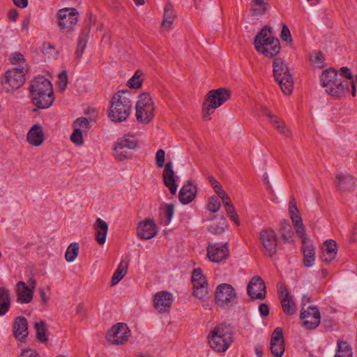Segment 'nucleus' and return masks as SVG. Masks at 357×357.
Returning a JSON list of instances; mask_svg holds the SVG:
<instances>
[{
	"label": "nucleus",
	"mask_w": 357,
	"mask_h": 357,
	"mask_svg": "<svg viewBox=\"0 0 357 357\" xmlns=\"http://www.w3.org/2000/svg\"><path fill=\"white\" fill-rule=\"evenodd\" d=\"M30 94L33 103L40 109L49 108L54 100L52 85L43 76H38L31 81Z\"/></svg>",
	"instance_id": "obj_1"
},
{
	"label": "nucleus",
	"mask_w": 357,
	"mask_h": 357,
	"mask_svg": "<svg viewBox=\"0 0 357 357\" xmlns=\"http://www.w3.org/2000/svg\"><path fill=\"white\" fill-rule=\"evenodd\" d=\"M132 107L130 92L124 90L118 91L112 98L108 117L114 123L123 122L129 117Z\"/></svg>",
	"instance_id": "obj_2"
},
{
	"label": "nucleus",
	"mask_w": 357,
	"mask_h": 357,
	"mask_svg": "<svg viewBox=\"0 0 357 357\" xmlns=\"http://www.w3.org/2000/svg\"><path fill=\"white\" fill-rule=\"evenodd\" d=\"M254 45L256 50L267 58H273L280 52V41L269 29L263 28L255 36Z\"/></svg>",
	"instance_id": "obj_3"
},
{
	"label": "nucleus",
	"mask_w": 357,
	"mask_h": 357,
	"mask_svg": "<svg viewBox=\"0 0 357 357\" xmlns=\"http://www.w3.org/2000/svg\"><path fill=\"white\" fill-rule=\"evenodd\" d=\"M233 342V335L229 328L225 326H218L208 335V342L211 347L218 352H225Z\"/></svg>",
	"instance_id": "obj_4"
},
{
	"label": "nucleus",
	"mask_w": 357,
	"mask_h": 357,
	"mask_svg": "<svg viewBox=\"0 0 357 357\" xmlns=\"http://www.w3.org/2000/svg\"><path fill=\"white\" fill-rule=\"evenodd\" d=\"M165 152L163 149H159L155 153V162L159 168L165 167L162 172V181L165 185L168 188L172 195H175L179 181L178 177L175 175L172 162H168L165 165Z\"/></svg>",
	"instance_id": "obj_5"
},
{
	"label": "nucleus",
	"mask_w": 357,
	"mask_h": 357,
	"mask_svg": "<svg viewBox=\"0 0 357 357\" xmlns=\"http://www.w3.org/2000/svg\"><path fill=\"white\" fill-rule=\"evenodd\" d=\"M230 98L229 91L223 88L210 91L203 105V119H211V114Z\"/></svg>",
	"instance_id": "obj_6"
},
{
	"label": "nucleus",
	"mask_w": 357,
	"mask_h": 357,
	"mask_svg": "<svg viewBox=\"0 0 357 357\" xmlns=\"http://www.w3.org/2000/svg\"><path fill=\"white\" fill-rule=\"evenodd\" d=\"M273 73L281 90L285 95L291 93L294 89V81L289 68L281 58H276L273 62Z\"/></svg>",
	"instance_id": "obj_7"
},
{
	"label": "nucleus",
	"mask_w": 357,
	"mask_h": 357,
	"mask_svg": "<svg viewBox=\"0 0 357 357\" xmlns=\"http://www.w3.org/2000/svg\"><path fill=\"white\" fill-rule=\"evenodd\" d=\"M320 79L326 92L333 96H340L345 89V86L341 78L339 77L337 72L333 68L324 70L320 77Z\"/></svg>",
	"instance_id": "obj_8"
},
{
	"label": "nucleus",
	"mask_w": 357,
	"mask_h": 357,
	"mask_svg": "<svg viewBox=\"0 0 357 357\" xmlns=\"http://www.w3.org/2000/svg\"><path fill=\"white\" fill-rule=\"evenodd\" d=\"M155 106L148 93H143L138 96L135 104L136 118L139 123H149L154 116Z\"/></svg>",
	"instance_id": "obj_9"
},
{
	"label": "nucleus",
	"mask_w": 357,
	"mask_h": 357,
	"mask_svg": "<svg viewBox=\"0 0 357 357\" xmlns=\"http://www.w3.org/2000/svg\"><path fill=\"white\" fill-rule=\"evenodd\" d=\"M192 294L199 300H204L208 294V283L201 268H195L192 273Z\"/></svg>",
	"instance_id": "obj_10"
},
{
	"label": "nucleus",
	"mask_w": 357,
	"mask_h": 357,
	"mask_svg": "<svg viewBox=\"0 0 357 357\" xmlns=\"http://www.w3.org/2000/svg\"><path fill=\"white\" fill-rule=\"evenodd\" d=\"M79 12L75 8H63L58 10L56 17L60 29L69 31L78 21Z\"/></svg>",
	"instance_id": "obj_11"
},
{
	"label": "nucleus",
	"mask_w": 357,
	"mask_h": 357,
	"mask_svg": "<svg viewBox=\"0 0 357 357\" xmlns=\"http://www.w3.org/2000/svg\"><path fill=\"white\" fill-rule=\"evenodd\" d=\"M137 143V139L134 136L125 135L119 138L113 149L114 157L119 161L125 160L128 157V151L135 149Z\"/></svg>",
	"instance_id": "obj_12"
},
{
	"label": "nucleus",
	"mask_w": 357,
	"mask_h": 357,
	"mask_svg": "<svg viewBox=\"0 0 357 357\" xmlns=\"http://www.w3.org/2000/svg\"><path fill=\"white\" fill-rule=\"evenodd\" d=\"M130 337V331L124 323L114 324L107 332V341L114 345L123 344L128 341Z\"/></svg>",
	"instance_id": "obj_13"
},
{
	"label": "nucleus",
	"mask_w": 357,
	"mask_h": 357,
	"mask_svg": "<svg viewBox=\"0 0 357 357\" xmlns=\"http://www.w3.org/2000/svg\"><path fill=\"white\" fill-rule=\"evenodd\" d=\"M23 68H13L5 74L4 89L7 93L20 88L25 82V73Z\"/></svg>",
	"instance_id": "obj_14"
},
{
	"label": "nucleus",
	"mask_w": 357,
	"mask_h": 357,
	"mask_svg": "<svg viewBox=\"0 0 357 357\" xmlns=\"http://www.w3.org/2000/svg\"><path fill=\"white\" fill-rule=\"evenodd\" d=\"M259 239L262 244L263 253L268 257L273 256L277 251L278 236L271 229H265L259 233Z\"/></svg>",
	"instance_id": "obj_15"
},
{
	"label": "nucleus",
	"mask_w": 357,
	"mask_h": 357,
	"mask_svg": "<svg viewBox=\"0 0 357 357\" xmlns=\"http://www.w3.org/2000/svg\"><path fill=\"white\" fill-rule=\"evenodd\" d=\"M300 319L303 321V325L305 328L314 329L319 325L321 315L317 307L310 305L307 308L302 307Z\"/></svg>",
	"instance_id": "obj_16"
},
{
	"label": "nucleus",
	"mask_w": 357,
	"mask_h": 357,
	"mask_svg": "<svg viewBox=\"0 0 357 357\" xmlns=\"http://www.w3.org/2000/svg\"><path fill=\"white\" fill-rule=\"evenodd\" d=\"M235 298L236 292L231 285L223 283L217 287L215 291V301L218 305H228L234 301Z\"/></svg>",
	"instance_id": "obj_17"
},
{
	"label": "nucleus",
	"mask_w": 357,
	"mask_h": 357,
	"mask_svg": "<svg viewBox=\"0 0 357 357\" xmlns=\"http://www.w3.org/2000/svg\"><path fill=\"white\" fill-rule=\"evenodd\" d=\"M90 122L85 117L77 119L73 123L74 131L70 135V140L77 146L83 144V135L90 129Z\"/></svg>",
	"instance_id": "obj_18"
},
{
	"label": "nucleus",
	"mask_w": 357,
	"mask_h": 357,
	"mask_svg": "<svg viewBox=\"0 0 357 357\" xmlns=\"http://www.w3.org/2000/svg\"><path fill=\"white\" fill-rule=\"evenodd\" d=\"M229 250L226 243H211L207 247V257L215 263H219L229 256Z\"/></svg>",
	"instance_id": "obj_19"
},
{
	"label": "nucleus",
	"mask_w": 357,
	"mask_h": 357,
	"mask_svg": "<svg viewBox=\"0 0 357 357\" xmlns=\"http://www.w3.org/2000/svg\"><path fill=\"white\" fill-rule=\"evenodd\" d=\"M270 349L275 357H282L285 350L282 329L276 328L271 337Z\"/></svg>",
	"instance_id": "obj_20"
},
{
	"label": "nucleus",
	"mask_w": 357,
	"mask_h": 357,
	"mask_svg": "<svg viewBox=\"0 0 357 357\" xmlns=\"http://www.w3.org/2000/svg\"><path fill=\"white\" fill-rule=\"evenodd\" d=\"M288 212L298 235L299 236H303V235L305 234V230L303 227L300 212L296 206V200L293 197H290L289 202Z\"/></svg>",
	"instance_id": "obj_21"
},
{
	"label": "nucleus",
	"mask_w": 357,
	"mask_h": 357,
	"mask_svg": "<svg viewBox=\"0 0 357 357\" xmlns=\"http://www.w3.org/2000/svg\"><path fill=\"white\" fill-rule=\"evenodd\" d=\"M278 293L283 312L288 315L295 314L297 307L287 288L283 285H280L278 287Z\"/></svg>",
	"instance_id": "obj_22"
},
{
	"label": "nucleus",
	"mask_w": 357,
	"mask_h": 357,
	"mask_svg": "<svg viewBox=\"0 0 357 357\" xmlns=\"http://www.w3.org/2000/svg\"><path fill=\"white\" fill-rule=\"evenodd\" d=\"M158 234V228L152 220L145 219L139 222L137 227V236L144 240L154 238Z\"/></svg>",
	"instance_id": "obj_23"
},
{
	"label": "nucleus",
	"mask_w": 357,
	"mask_h": 357,
	"mask_svg": "<svg viewBox=\"0 0 357 357\" xmlns=\"http://www.w3.org/2000/svg\"><path fill=\"white\" fill-rule=\"evenodd\" d=\"M300 237L302 238L304 266L305 267H312L315 264V248L311 239L306 237L305 234Z\"/></svg>",
	"instance_id": "obj_24"
},
{
	"label": "nucleus",
	"mask_w": 357,
	"mask_h": 357,
	"mask_svg": "<svg viewBox=\"0 0 357 357\" xmlns=\"http://www.w3.org/2000/svg\"><path fill=\"white\" fill-rule=\"evenodd\" d=\"M248 293L252 299H263L266 296V286L261 278L253 277L248 285Z\"/></svg>",
	"instance_id": "obj_25"
},
{
	"label": "nucleus",
	"mask_w": 357,
	"mask_h": 357,
	"mask_svg": "<svg viewBox=\"0 0 357 357\" xmlns=\"http://www.w3.org/2000/svg\"><path fill=\"white\" fill-rule=\"evenodd\" d=\"M173 295L166 291H162L156 293L153 298L155 308L160 312L169 311L173 302Z\"/></svg>",
	"instance_id": "obj_26"
},
{
	"label": "nucleus",
	"mask_w": 357,
	"mask_h": 357,
	"mask_svg": "<svg viewBox=\"0 0 357 357\" xmlns=\"http://www.w3.org/2000/svg\"><path fill=\"white\" fill-rule=\"evenodd\" d=\"M13 332L15 337L19 341H23L28 335V321L23 317H17L14 319Z\"/></svg>",
	"instance_id": "obj_27"
},
{
	"label": "nucleus",
	"mask_w": 357,
	"mask_h": 357,
	"mask_svg": "<svg viewBox=\"0 0 357 357\" xmlns=\"http://www.w3.org/2000/svg\"><path fill=\"white\" fill-rule=\"evenodd\" d=\"M26 140L32 146H39L44 142L43 128L39 124H34L26 134Z\"/></svg>",
	"instance_id": "obj_28"
},
{
	"label": "nucleus",
	"mask_w": 357,
	"mask_h": 357,
	"mask_svg": "<svg viewBox=\"0 0 357 357\" xmlns=\"http://www.w3.org/2000/svg\"><path fill=\"white\" fill-rule=\"evenodd\" d=\"M17 295V302L21 304H27L31 302L33 297V291L23 281H19L15 287Z\"/></svg>",
	"instance_id": "obj_29"
},
{
	"label": "nucleus",
	"mask_w": 357,
	"mask_h": 357,
	"mask_svg": "<svg viewBox=\"0 0 357 357\" xmlns=\"http://www.w3.org/2000/svg\"><path fill=\"white\" fill-rule=\"evenodd\" d=\"M262 114L268 118L270 123L280 134L286 137L291 136L289 130L282 120L275 116L271 112H268L266 108H263Z\"/></svg>",
	"instance_id": "obj_30"
},
{
	"label": "nucleus",
	"mask_w": 357,
	"mask_h": 357,
	"mask_svg": "<svg viewBox=\"0 0 357 357\" xmlns=\"http://www.w3.org/2000/svg\"><path fill=\"white\" fill-rule=\"evenodd\" d=\"M93 229L98 243L105 244L109 229L108 224L100 218H98L93 224Z\"/></svg>",
	"instance_id": "obj_31"
},
{
	"label": "nucleus",
	"mask_w": 357,
	"mask_h": 357,
	"mask_svg": "<svg viewBox=\"0 0 357 357\" xmlns=\"http://www.w3.org/2000/svg\"><path fill=\"white\" fill-rule=\"evenodd\" d=\"M337 252V245L335 241L332 239L327 240L322 247L321 258L322 261L329 263L336 258Z\"/></svg>",
	"instance_id": "obj_32"
},
{
	"label": "nucleus",
	"mask_w": 357,
	"mask_h": 357,
	"mask_svg": "<svg viewBox=\"0 0 357 357\" xmlns=\"http://www.w3.org/2000/svg\"><path fill=\"white\" fill-rule=\"evenodd\" d=\"M197 187L194 184L189 183L184 185L180 190L178 197L180 202L183 204L190 203L197 195Z\"/></svg>",
	"instance_id": "obj_33"
},
{
	"label": "nucleus",
	"mask_w": 357,
	"mask_h": 357,
	"mask_svg": "<svg viewBox=\"0 0 357 357\" xmlns=\"http://www.w3.org/2000/svg\"><path fill=\"white\" fill-rule=\"evenodd\" d=\"M335 180L340 188L344 190L352 188L356 183L355 178L350 174H337Z\"/></svg>",
	"instance_id": "obj_34"
},
{
	"label": "nucleus",
	"mask_w": 357,
	"mask_h": 357,
	"mask_svg": "<svg viewBox=\"0 0 357 357\" xmlns=\"http://www.w3.org/2000/svg\"><path fill=\"white\" fill-rule=\"evenodd\" d=\"M10 307V294L8 289L0 287V317L5 315Z\"/></svg>",
	"instance_id": "obj_35"
},
{
	"label": "nucleus",
	"mask_w": 357,
	"mask_h": 357,
	"mask_svg": "<svg viewBox=\"0 0 357 357\" xmlns=\"http://www.w3.org/2000/svg\"><path fill=\"white\" fill-rule=\"evenodd\" d=\"M175 19V13L171 3H167L164 8V15L162 25L164 28L170 29Z\"/></svg>",
	"instance_id": "obj_36"
},
{
	"label": "nucleus",
	"mask_w": 357,
	"mask_h": 357,
	"mask_svg": "<svg viewBox=\"0 0 357 357\" xmlns=\"http://www.w3.org/2000/svg\"><path fill=\"white\" fill-rule=\"evenodd\" d=\"M127 271L128 263L124 261H121L112 277L111 284L116 285L119 283L126 275Z\"/></svg>",
	"instance_id": "obj_37"
},
{
	"label": "nucleus",
	"mask_w": 357,
	"mask_h": 357,
	"mask_svg": "<svg viewBox=\"0 0 357 357\" xmlns=\"http://www.w3.org/2000/svg\"><path fill=\"white\" fill-rule=\"evenodd\" d=\"M280 233L287 242H294V232L288 220H283L280 224Z\"/></svg>",
	"instance_id": "obj_38"
},
{
	"label": "nucleus",
	"mask_w": 357,
	"mask_h": 357,
	"mask_svg": "<svg viewBox=\"0 0 357 357\" xmlns=\"http://www.w3.org/2000/svg\"><path fill=\"white\" fill-rule=\"evenodd\" d=\"M353 353L348 342L342 340L337 341V350L334 357H352Z\"/></svg>",
	"instance_id": "obj_39"
},
{
	"label": "nucleus",
	"mask_w": 357,
	"mask_h": 357,
	"mask_svg": "<svg viewBox=\"0 0 357 357\" xmlns=\"http://www.w3.org/2000/svg\"><path fill=\"white\" fill-rule=\"evenodd\" d=\"M268 4L266 0H252L251 8L253 13L257 15L264 14L268 9Z\"/></svg>",
	"instance_id": "obj_40"
},
{
	"label": "nucleus",
	"mask_w": 357,
	"mask_h": 357,
	"mask_svg": "<svg viewBox=\"0 0 357 357\" xmlns=\"http://www.w3.org/2000/svg\"><path fill=\"white\" fill-rule=\"evenodd\" d=\"M227 227L226 220L221 217L217 221L212 222L208 227L210 232L213 234H221Z\"/></svg>",
	"instance_id": "obj_41"
},
{
	"label": "nucleus",
	"mask_w": 357,
	"mask_h": 357,
	"mask_svg": "<svg viewBox=\"0 0 357 357\" xmlns=\"http://www.w3.org/2000/svg\"><path fill=\"white\" fill-rule=\"evenodd\" d=\"M79 253V245L77 243L74 242L70 244L68 247L65 258L68 262H73L75 260Z\"/></svg>",
	"instance_id": "obj_42"
},
{
	"label": "nucleus",
	"mask_w": 357,
	"mask_h": 357,
	"mask_svg": "<svg viewBox=\"0 0 357 357\" xmlns=\"http://www.w3.org/2000/svg\"><path fill=\"white\" fill-rule=\"evenodd\" d=\"M10 61L13 66H19V67H15L16 68H23L24 71H27V65L22 54L17 52L13 54Z\"/></svg>",
	"instance_id": "obj_43"
},
{
	"label": "nucleus",
	"mask_w": 357,
	"mask_h": 357,
	"mask_svg": "<svg viewBox=\"0 0 357 357\" xmlns=\"http://www.w3.org/2000/svg\"><path fill=\"white\" fill-rule=\"evenodd\" d=\"M311 63L317 68H323L325 66V58L322 53L315 52L312 53L310 56Z\"/></svg>",
	"instance_id": "obj_44"
},
{
	"label": "nucleus",
	"mask_w": 357,
	"mask_h": 357,
	"mask_svg": "<svg viewBox=\"0 0 357 357\" xmlns=\"http://www.w3.org/2000/svg\"><path fill=\"white\" fill-rule=\"evenodd\" d=\"M35 329L36 331V337L41 342H45L47 337L45 335V324L43 321L35 323Z\"/></svg>",
	"instance_id": "obj_45"
},
{
	"label": "nucleus",
	"mask_w": 357,
	"mask_h": 357,
	"mask_svg": "<svg viewBox=\"0 0 357 357\" xmlns=\"http://www.w3.org/2000/svg\"><path fill=\"white\" fill-rule=\"evenodd\" d=\"M142 73L139 70L135 72L134 75L128 80V86L132 89H139L142 86Z\"/></svg>",
	"instance_id": "obj_46"
},
{
	"label": "nucleus",
	"mask_w": 357,
	"mask_h": 357,
	"mask_svg": "<svg viewBox=\"0 0 357 357\" xmlns=\"http://www.w3.org/2000/svg\"><path fill=\"white\" fill-rule=\"evenodd\" d=\"M220 208V202L215 196H212L209 198L207 208L208 211L215 213L219 211Z\"/></svg>",
	"instance_id": "obj_47"
},
{
	"label": "nucleus",
	"mask_w": 357,
	"mask_h": 357,
	"mask_svg": "<svg viewBox=\"0 0 357 357\" xmlns=\"http://www.w3.org/2000/svg\"><path fill=\"white\" fill-rule=\"evenodd\" d=\"M225 207L226 211H227L229 216L230 217V218L231 220H233L237 225H238L240 223L239 220L238 218L237 213L235 211V208H234L232 203L231 202L225 203Z\"/></svg>",
	"instance_id": "obj_48"
},
{
	"label": "nucleus",
	"mask_w": 357,
	"mask_h": 357,
	"mask_svg": "<svg viewBox=\"0 0 357 357\" xmlns=\"http://www.w3.org/2000/svg\"><path fill=\"white\" fill-rule=\"evenodd\" d=\"M163 215L167 218L166 223H169L174 215V206L172 204L165 205L163 209Z\"/></svg>",
	"instance_id": "obj_49"
},
{
	"label": "nucleus",
	"mask_w": 357,
	"mask_h": 357,
	"mask_svg": "<svg viewBox=\"0 0 357 357\" xmlns=\"http://www.w3.org/2000/svg\"><path fill=\"white\" fill-rule=\"evenodd\" d=\"M68 84V75L66 71L61 72L59 75V86L61 90L63 91Z\"/></svg>",
	"instance_id": "obj_50"
},
{
	"label": "nucleus",
	"mask_w": 357,
	"mask_h": 357,
	"mask_svg": "<svg viewBox=\"0 0 357 357\" xmlns=\"http://www.w3.org/2000/svg\"><path fill=\"white\" fill-rule=\"evenodd\" d=\"M281 38L284 41L287 43L291 42V36L290 33V31L287 26L283 25L282 29L281 31Z\"/></svg>",
	"instance_id": "obj_51"
},
{
	"label": "nucleus",
	"mask_w": 357,
	"mask_h": 357,
	"mask_svg": "<svg viewBox=\"0 0 357 357\" xmlns=\"http://www.w3.org/2000/svg\"><path fill=\"white\" fill-rule=\"evenodd\" d=\"M20 357H40L36 351L31 349H23L20 355Z\"/></svg>",
	"instance_id": "obj_52"
},
{
	"label": "nucleus",
	"mask_w": 357,
	"mask_h": 357,
	"mask_svg": "<svg viewBox=\"0 0 357 357\" xmlns=\"http://www.w3.org/2000/svg\"><path fill=\"white\" fill-rule=\"evenodd\" d=\"M30 23H31V17L29 16L24 17L23 19V20L22 21L21 30L26 35L29 34Z\"/></svg>",
	"instance_id": "obj_53"
},
{
	"label": "nucleus",
	"mask_w": 357,
	"mask_h": 357,
	"mask_svg": "<svg viewBox=\"0 0 357 357\" xmlns=\"http://www.w3.org/2000/svg\"><path fill=\"white\" fill-rule=\"evenodd\" d=\"M340 75L344 76L345 77L351 79L352 78V74L349 68L347 67H342L340 69Z\"/></svg>",
	"instance_id": "obj_54"
},
{
	"label": "nucleus",
	"mask_w": 357,
	"mask_h": 357,
	"mask_svg": "<svg viewBox=\"0 0 357 357\" xmlns=\"http://www.w3.org/2000/svg\"><path fill=\"white\" fill-rule=\"evenodd\" d=\"M259 311L262 316H268L269 314V308L265 303H261L259 306Z\"/></svg>",
	"instance_id": "obj_55"
},
{
	"label": "nucleus",
	"mask_w": 357,
	"mask_h": 357,
	"mask_svg": "<svg viewBox=\"0 0 357 357\" xmlns=\"http://www.w3.org/2000/svg\"><path fill=\"white\" fill-rule=\"evenodd\" d=\"M15 5L20 8H25L28 5V0H13Z\"/></svg>",
	"instance_id": "obj_56"
},
{
	"label": "nucleus",
	"mask_w": 357,
	"mask_h": 357,
	"mask_svg": "<svg viewBox=\"0 0 357 357\" xmlns=\"http://www.w3.org/2000/svg\"><path fill=\"white\" fill-rule=\"evenodd\" d=\"M18 16V13L16 10H13L8 13V19L10 21L15 22Z\"/></svg>",
	"instance_id": "obj_57"
},
{
	"label": "nucleus",
	"mask_w": 357,
	"mask_h": 357,
	"mask_svg": "<svg viewBox=\"0 0 357 357\" xmlns=\"http://www.w3.org/2000/svg\"><path fill=\"white\" fill-rule=\"evenodd\" d=\"M350 241L352 242H356L357 241V223L355 225L352 230Z\"/></svg>",
	"instance_id": "obj_58"
},
{
	"label": "nucleus",
	"mask_w": 357,
	"mask_h": 357,
	"mask_svg": "<svg viewBox=\"0 0 357 357\" xmlns=\"http://www.w3.org/2000/svg\"><path fill=\"white\" fill-rule=\"evenodd\" d=\"M27 286L29 288L32 289L33 291H34V289L36 287V281L33 277H31L29 279Z\"/></svg>",
	"instance_id": "obj_59"
},
{
	"label": "nucleus",
	"mask_w": 357,
	"mask_h": 357,
	"mask_svg": "<svg viewBox=\"0 0 357 357\" xmlns=\"http://www.w3.org/2000/svg\"><path fill=\"white\" fill-rule=\"evenodd\" d=\"M255 350L257 357H263V353L261 349L259 347H256Z\"/></svg>",
	"instance_id": "obj_60"
},
{
	"label": "nucleus",
	"mask_w": 357,
	"mask_h": 357,
	"mask_svg": "<svg viewBox=\"0 0 357 357\" xmlns=\"http://www.w3.org/2000/svg\"><path fill=\"white\" fill-rule=\"evenodd\" d=\"M209 182L214 188L215 185H219L220 183L213 177L209 178Z\"/></svg>",
	"instance_id": "obj_61"
},
{
	"label": "nucleus",
	"mask_w": 357,
	"mask_h": 357,
	"mask_svg": "<svg viewBox=\"0 0 357 357\" xmlns=\"http://www.w3.org/2000/svg\"><path fill=\"white\" fill-rule=\"evenodd\" d=\"M40 296H41L43 302L44 303H47V300L45 298V293L43 289H40Z\"/></svg>",
	"instance_id": "obj_62"
},
{
	"label": "nucleus",
	"mask_w": 357,
	"mask_h": 357,
	"mask_svg": "<svg viewBox=\"0 0 357 357\" xmlns=\"http://www.w3.org/2000/svg\"><path fill=\"white\" fill-rule=\"evenodd\" d=\"M214 190H215V192L217 193V195H219L222 191L224 190L220 185H215L214 188Z\"/></svg>",
	"instance_id": "obj_63"
},
{
	"label": "nucleus",
	"mask_w": 357,
	"mask_h": 357,
	"mask_svg": "<svg viewBox=\"0 0 357 357\" xmlns=\"http://www.w3.org/2000/svg\"><path fill=\"white\" fill-rule=\"evenodd\" d=\"M54 47L50 43H45L43 45V50L45 51H47V49L52 50Z\"/></svg>",
	"instance_id": "obj_64"
}]
</instances>
